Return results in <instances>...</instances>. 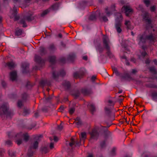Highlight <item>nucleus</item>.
<instances>
[{
	"label": "nucleus",
	"instance_id": "obj_1",
	"mask_svg": "<svg viewBox=\"0 0 157 157\" xmlns=\"http://www.w3.org/2000/svg\"><path fill=\"white\" fill-rule=\"evenodd\" d=\"M14 138L16 143L19 145L22 144L24 141L27 142L29 139V136L27 133L20 132L16 134Z\"/></svg>",
	"mask_w": 157,
	"mask_h": 157
},
{
	"label": "nucleus",
	"instance_id": "obj_2",
	"mask_svg": "<svg viewBox=\"0 0 157 157\" xmlns=\"http://www.w3.org/2000/svg\"><path fill=\"white\" fill-rule=\"evenodd\" d=\"M42 136H37L35 137V139L36 140L32 142L31 144L30 148L28 150L27 155L29 157H31L33 155V152L31 151L32 149H36L38 147V143L40 140V138Z\"/></svg>",
	"mask_w": 157,
	"mask_h": 157
},
{
	"label": "nucleus",
	"instance_id": "obj_3",
	"mask_svg": "<svg viewBox=\"0 0 157 157\" xmlns=\"http://www.w3.org/2000/svg\"><path fill=\"white\" fill-rule=\"evenodd\" d=\"M137 40L139 41V44L141 45L142 43L145 42L146 40H149L151 41H154L155 40V37L152 34L146 36L145 34H144L139 35Z\"/></svg>",
	"mask_w": 157,
	"mask_h": 157
},
{
	"label": "nucleus",
	"instance_id": "obj_4",
	"mask_svg": "<svg viewBox=\"0 0 157 157\" xmlns=\"http://www.w3.org/2000/svg\"><path fill=\"white\" fill-rule=\"evenodd\" d=\"M116 16H117L116 19V23L115 26L117 32L118 33H120L122 31L121 27V22L122 20L123 17L121 13H117Z\"/></svg>",
	"mask_w": 157,
	"mask_h": 157
},
{
	"label": "nucleus",
	"instance_id": "obj_5",
	"mask_svg": "<svg viewBox=\"0 0 157 157\" xmlns=\"http://www.w3.org/2000/svg\"><path fill=\"white\" fill-rule=\"evenodd\" d=\"M2 101H1L0 104V115L6 114L8 113V107L7 104H1Z\"/></svg>",
	"mask_w": 157,
	"mask_h": 157
},
{
	"label": "nucleus",
	"instance_id": "obj_6",
	"mask_svg": "<svg viewBox=\"0 0 157 157\" xmlns=\"http://www.w3.org/2000/svg\"><path fill=\"white\" fill-rule=\"evenodd\" d=\"M17 10L13 8V10L10 11V13L11 14L10 15V18H13L14 21L18 20L19 18V16L17 15Z\"/></svg>",
	"mask_w": 157,
	"mask_h": 157
},
{
	"label": "nucleus",
	"instance_id": "obj_7",
	"mask_svg": "<svg viewBox=\"0 0 157 157\" xmlns=\"http://www.w3.org/2000/svg\"><path fill=\"white\" fill-rule=\"evenodd\" d=\"M122 8L125 11L127 16H129V14H131L133 12V10L129 6H124Z\"/></svg>",
	"mask_w": 157,
	"mask_h": 157
},
{
	"label": "nucleus",
	"instance_id": "obj_8",
	"mask_svg": "<svg viewBox=\"0 0 157 157\" xmlns=\"http://www.w3.org/2000/svg\"><path fill=\"white\" fill-rule=\"evenodd\" d=\"M91 136L90 140L92 139H96L98 136V134L96 129H93L90 133Z\"/></svg>",
	"mask_w": 157,
	"mask_h": 157
},
{
	"label": "nucleus",
	"instance_id": "obj_9",
	"mask_svg": "<svg viewBox=\"0 0 157 157\" xmlns=\"http://www.w3.org/2000/svg\"><path fill=\"white\" fill-rule=\"evenodd\" d=\"M148 16V13H146L145 14V16L144 17V19L145 20L146 22L147 23V26H148L149 27L150 29H152V25L151 24V20L148 18L146 16Z\"/></svg>",
	"mask_w": 157,
	"mask_h": 157
},
{
	"label": "nucleus",
	"instance_id": "obj_10",
	"mask_svg": "<svg viewBox=\"0 0 157 157\" xmlns=\"http://www.w3.org/2000/svg\"><path fill=\"white\" fill-rule=\"evenodd\" d=\"M10 77L12 81L15 80L17 77V72L15 71H13L11 72L10 73Z\"/></svg>",
	"mask_w": 157,
	"mask_h": 157
},
{
	"label": "nucleus",
	"instance_id": "obj_11",
	"mask_svg": "<svg viewBox=\"0 0 157 157\" xmlns=\"http://www.w3.org/2000/svg\"><path fill=\"white\" fill-rule=\"evenodd\" d=\"M108 42H109V40L107 38H104L103 39V44L105 47V48L108 51H109V47L108 45Z\"/></svg>",
	"mask_w": 157,
	"mask_h": 157
},
{
	"label": "nucleus",
	"instance_id": "obj_12",
	"mask_svg": "<svg viewBox=\"0 0 157 157\" xmlns=\"http://www.w3.org/2000/svg\"><path fill=\"white\" fill-rule=\"evenodd\" d=\"M86 137V133L85 132H81V135H80V140L81 141H83L84 143Z\"/></svg>",
	"mask_w": 157,
	"mask_h": 157
},
{
	"label": "nucleus",
	"instance_id": "obj_13",
	"mask_svg": "<svg viewBox=\"0 0 157 157\" xmlns=\"http://www.w3.org/2000/svg\"><path fill=\"white\" fill-rule=\"evenodd\" d=\"M105 110L106 114L109 117H110L112 116H113V114L112 113L110 109L105 107Z\"/></svg>",
	"mask_w": 157,
	"mask_h": 157
},
{
	"label": "nucleus",
	"instance_id": "obj_14",
	"mask_svg": "<svg viewBox=\"0 0 157 157\" xmlns=\"http://www.w3.org/2000/svg\"><path fill=\"white\" fill-rule=\"evenodd\" d=\"M124 24L126 26L128 29H131L133 28L131 25V23L129 21L126 20Z\"/></svg>",
	"mask_w": 157,
	"mask_h": 157
},
{
	"label": "nucleus",
	"instance_id": "obj_15",
	"mask_svg": "<svg viewBox=\"0 0 157 157\" xmlns=\"http://www.w3.org/2000/svg\"><path fill=\"white\" fill-rule=\"evenodd\" d=\"M75 122V123H76L77 125L78 126L81 125L82 124L81 121L79 117L76 118Z\"/></svg>",
	"mask_w": 157,
	"mask_h": 157
},
{
	"label": "nucleus",
	"instance_id": "obj_16",
	"mask_svg": "<svg viewBox=\"0 0 157 157\" xmlns=\"http://www.w3.org/2000/svg\"><path fill=\"white\" fill-rule=\"evenodd\" d=\"M56 57L55 56H51L49 57V61L52 63H54L55 61Z\"/></svg>",
	"mask_w": 157,
	"mask_h": 157
},
{
	"label": "nucleus",
	"instance_id": "obj_17",
	"mask_svg": "<svg viewBox=\"0 0 157 157\" xmlns=\"http://www.w3.org/2000/svg\"><path fill=\"white\" fill-rule=\"evenodd\" d=\"M82 75L77 72L73 74L74 77L75 79L81 78Z\"/></svg>",
	"mask_w": 157,
	"mask_h": 157
},
{
	"label": "nucleus",
	"instance_id": "obj_18",
	"mask_svg": "<svg viewBox=\"0 0 157 157\" xmlns=\"http://www.w3.org/2000/svg\"><path fill=\"white\" fill-rule=\"evenodd\" d=\"M6 65L10 68H13L15 66V64L13 62L7 63H6Z\"/></svg>",
	"mask_w": 157,
	"mask_h": 157
},
{
	"label": "nucleus",
	"instance_id": "obj_19",
	"mask_svg": "<svg viewBox=\"0 0 157 157\" xmlns=\"http://www.w3.org/2000/svg\"><path fill=\"white\" fill-rule=\"evenodd\" d=\"M9 155L10 157H15V153L12 151H8Z\"/></svg>",
	"mask_w": 157,
	"mask_h": 157
},
{
	"label": "nucleus",
	"instance_id": "obj_20",
	"mask_svg": "<svg viewBox=\"0 0 157 157\" xmlns=\"http://www.w3.org/2000/svg\"><path fill=\"white\" fill-rule=\"evenodd\" d=\"M90 109L92 113H93L95 111V108L93 105L91 104L90 105Z\"/></svg>",
	"mask_w": 157,
	"mask_h": 157
},
{
	"label": "nucleus",
	"instance_id": "obj_21",
	"mask_svg": "<svg viewBox=\"0 0 157 157\" xmlns=\"http://www.w3.org/2000/svg\"><path fill=\"white\" fill-rule=\"evenodd\" d=\"M29 113V110L28 109H24L23 113V114L24 116L26 115L27 114H28Z\"/></svg>",
	"mask_w": 157,
	"mask_h": 157
},
{
	"label": "nucleus",
	"instance_id": "obj_22",
	"mask_svg": "<svg viewBox=\"0 0 157 157\" xmlns=\"http://www.w3.org/2000/svg\"><path fill=\"white\" fill-rule=\"evenodd\" d=\"M22 33V31L21 29H18L15 32V34L17 36L21 35Z\"/></svg>",
	"mask_w": 157,
	"mask_h": 157
},
{
	"label": "nucleus",
	"instance_id": "obj_23",
	"mask_svg": "<svg viewBox=\"0 0 157 157\" xmlns=\"http://www.w3.org/2000/svg\"><path fill=\"white\" fill-rule=\"evenodd\" d=\"M75 142L74 141V139L72 138L71 139V142L69 143V145L70 146L72 147L75 144Z\"/></svg>",
	"mask_w": 157,
	"mask_h": 157
},
{
	"label": "nucleus",
	"instance_id": "obj_24",
	"mask_svg": "<svg viewBox=\"0 0 157 157\" xmlns=\"http://www.w3.org/2000/svg\"><path fill=\"white\" fill-rule=\"evenodd\" d=\"M63 85L65 86L69 87L70 86V83L69 81H65L64 83H63Z\"/></svg>",
	"mask_w": 157,
	"mask_h": 157
},
{
	"label": "nucleus",
	"instance_id": "obj_25",
	"mask_svg": "<svg viewBox=\"0 0 157 157\" xmlns=\"http://www.w3.org/2000/svg\"><path fill=\"white\" fill-rule=\"evenodd\" d=\"M75 109L74 108H71L69 109V112L70 114H72L74 112Z\"/></svg>",
	"mask_w": 157,
	"mask_h": 157
},
{
	"label": "nucleus",
	"instance_id": "obj_26",
	"mask_svg": "<svg viewBox=\"0 0 157 157\" xmlns=\"http://www.w3.org/2000/svg\"><path fill=\"white\" fill-rule=\"evenodd\" d=\"M35 60L36 62H40L41 60V58L39 56L36 55L35 56Z\"/></svg>",
	"mask_w": 157,
	"mask_h": 157
},
{
	"label": "nucleus",
	"instance_id": "obj_27",
	"mask_svg": "<svg viewBox=\"0 0 157 157\" xmlns=\"http://www.w3.org/2000/svg\"><path fill=\"white\" fill-rule=\"evenodd\" d=\"M59 75L55 71L53 72L52 73V76L54 78H56Z\"/></svg>",
	"mask_w": 157,
	"mask_h": 157
},
{
	"label": "nucleus",
	"instance_id": "obj_28",
	"mask_svg": "<svg viewBox=\"0 0 157 157\" xmlns=\"http://www.w3.org/2000/svg\"><path fill=\"white\" fill-rule=\"evenodd\" d=\"M49 12L48 10H46L44 11L41 14V16H43L46 14H47Z\"/></svg>",
	"mask_w": 157,
	"mask_h": 157
},
{
	"label": "nucleus",
	"instance_id": "obj_29",
	"mask_svg": "<svg viewBox=\"0 0 157 157\" xmlns=\"http://www.w3.org/2000/svg\"><path fill=\"white\" fill-rule=\"evenodd\" d=\"M149 70L150 71L152 72L155 73L156 71L155 68L154 67H151L149 68Z\"/></svg>",
	"mask_w": 157,
	"mask_h": 157
},
{
	"label": "nucleus",
	"instance_id": "obj_30",
	"mask_svg": "<svg viewBox=\"0 0 157 157\" xmlns=\"http://www.w3.org/2000/svg\"><path fill=\"white\" fill-rule=\"evenodd\" d=\"M20 22L21 24L23 25V27H26V25L25 21L24 20L22 19L21 20V21Z\"/></svg>",
	"mask_w": 157,
	"mask_h": 157
},
{
	"label": "nucleus",
	"instance_id": "obj_31",
	"mask_svg": "<svg viewBox=\"0 0 157 157\" xmlns=\"http://www.w3.org/2000/svg\"><path fill=\"white\" fill-rule=\"evenodd\" d=\"M96 19V17L94 15H91L90 17V19L91 20H93Z\"/></svg>",
	"mask_w": 157,
	"mask_h": 157
},
{
	"label": "nucleus",
	"instance_id": "obj_32",
	"mask_svg": "<svg viewBox=\"0 0 157 157\" xmlns=\"http://www.w3.org/2000/svg\"><path fill=\"white\" fill-rule=\"evenodd\" d=\"M144 2L147 6L149 5L150 2L149 0H144Z\"/></svg>",
	"mask_w": 157,
	"mask_h": 157
},
{
	"label": "nucleus",
	"instance_id": "obj_33",
	"mask_svg": "<svg viewBox=\"0 0 157 157\" xmlns=\"http://www.w3.org/2000/svg\"><path fill=\"white\" fill-rule=\"evenodd\" d=\"M6 144L9 146H10L12 144V142L10 140H8L6 142Z\"/></svg>",
	"mask_w": 157,
	"mask_h": 157
},
{
	"label": "nucleus",
	"instance_id": "obj_34",
	"mask_svg": "<svg viewBox=\"0 0 157 157\" xmlns=\"http://www.w3.org/2000/svg\"><path fill=\"white\" fill-rule=\"evenodd\" d=\"M18 106L19 107H21L22 105V102L21 101H19L17 103Z\"/></svg>",
	"mask_w": 157,
	"mask_h": 157
},
{
	"label": "nucleus",
	"instance_id": "obj_35",
	"mask_svg": "<svg viewBox=\"0 0 157 157\" xmlns=\"http://www.w3.org/2000/svg\"><path fill=\"white\" fill-rule=\"evenodd\" d=\"M65 75V72L64 70H62L60 73V75H61L62 76H63Z\"/></svg>",
	"mask_w": 157,
	"mask_h": 157
},
{
	"label": "nucleus",
	"instance_id": "obj_36",
	"mask_svg": "<svg viewBox=\"0 0 157 157\" xmlns=\"http://www.w3.org/2000/svg\"><path fill=\"white\" fill-rule=\"evenodd\" d=\"M64 109V107L63 106H61L59 108V111L60 112H62Z\"/></svg>",
	"mask_w": 157,
	"mask_h": 157
},
{
	"label": "nucleus",
	"instance_id": "obj_37",
	"mask_svg": "<svg viewBox=\"0 0 157 157\" xmlns=\"http://www.w3.org/2000/svg\"><path fill=\"white\" fill-rule=\"evenodd\" d=\"M108 103L110 104V105H114V102L111 100H109L108 101Z\"/></svg>",
	"mask_w": 157,
	"mask_h": 157
},
{
	"label": "nucleus",
	"instance_id": "obj_38",
	"mask_svg": "<svg viewBox=\"0 0 157 157\" xmlns=\"http://www.w3.org/2000/svg\"><path fill=\"white\" fill-rule=\"evenodd\" d=\"M96 76H92L91 78V80L93 82H94L95 79H96Z\"/></svg>",
	"mask_w": 157,
	"mask_h": 157
},
{
	"label": "nucleus",
	"instance_id": "obj_39",
	"mask_svg": "<svg viewBox=\"0 0 157 157\" xmlns=\"http://www.w3.org/2000/svg\"><path fill=\"white\" fill-rule=\"evenodd\" d=\"M55 48L54 45L53 44H52L49 46V48L50 49H53Z\"/></svg>",
	"mask_w": 157,
	"mask_h": 157
},
{
	"label": "nucleus",
	"instance_id": "obj_40",
	"mask_svg": "<svg viewBox=\"0 0 157 157\" xmlns=\"http://www.w3.org/2000/svg\"><path fill=\"white\" fill-rule=\"evenodd\" d=\"M54 147V144L52 143H51L50 145V148L51 149H52Z\"/></svg>",
	"mask_w": 157,
	"mask_h": 157
},
{
	"label": "nucleus",
	"instance_id": "obj_41",
	"mask_svg": "<svg viewBox=\"0 0 157 157\" xmlns=\"http://www.w3.org/2000/svg\"><path fill=\"white\" fill-rule=\"evenodd\" d=\"M155 9V6H153L151 8V11H154Z\"/></svg>",
	"mask_w": 157,
	"mask_h": 157
},
{
	"label": "nucleus",
	"instance_id": "obj_42",
	"mask_svg": "<svg viewBox=\"0 0 157 157\" xmlns=\"http://www.w3.org/2000/svg\"><path fill=\"white\" fill-rule=\"evenodd\" d=\"M114 71L117 75H119L118 72L116 69H114Z\"/></svg>",
	"mask_w": 157,
	"mask_h": 157
},
{
	"label": "nucleus",
	"instance_id": "obj_43",
	"mask_svg": "<svg viewBox=\"0 0 157 157\" xmlns=\"http://www.w3.org/2000/svg\"><path fill=\"white\" fill-rule=\"evenodd\" d=\"M102 19L104 21H107L108 20L107 18L106 17H105V16L103 17H102Z\"/></svg>",
	"mask_w": 157,
	"mask_h": 157
},
{
	"label": "nucleus",
	"instance_id": "obj_44",
	"mask_svg": "<svg viewBox=\"0 0 157 157\" xmlns=\"http://www.w3.org/2000/svg\"><path fill=\"white\" fill-rule=\"evenodd\" d=\"M63 128V126L61 124H60V125L59 126H58V129L60 130H61Z\"/></svg>",
	"mask_w": 157,
	"mask_h": 157
},
{
	"label": "nucleus",
	"instance_id": "obj_45",
	"mask_svg": "<svg viewBox=\"0 0 157 157\" xmlns=\"http://www.w3.org/2000/svg\"><path fill=\"white\" fill-rule=\"evenodd\" d=\"M147 55V53L145 51H144L143 52H142L141 53V55L144 57L145 56Z\"/></svg>",
	"mask_w": 157,
	"mask_h": 157
},
{
	"label": "nucleus",
	"instance_id": "obj_46",
	"mask_svg": "<svg viewBox=\"0 0 157 157\" xmlns=\"http://www.w3.org/2000/svg\"><path fill=\"white\" fill-rule=\"evenodd\" d=\"M27 95L26 94H24L22 96V98L23 99H25V98H26Z\"/></svg>",
	"mask_w": 157,
	"mask_h": 157
},
{
	"label": "nucleus",
	"instance_id": "obj_47",
	"mask_svg": "<svg viewBox=\"0 0 157 157\" xmlns=\"http://www.w3.org/2000/svg\"><path fill=\"white\" fill-rule=\"evenodd\" d=\"M54 140L55 141L57 142L58 141V139L56 136H54Z\"/></svg>",
	"mask_w": 157,
	"mask_h": 157
},
{
	"label": "nucleus",
	"instance_id": "obj_48",
	"mask_svg": "<svg viewBox=\"0 0 157 157\" xmlns=\"http://www.w3.org/2000/svg\"><path fill=\"white\" fill-rule=\"evenodd\" d=\"M105 12L108 15H109L110 14V13L107 11V10H108V9L107 8H106L105 9Z\"/></svg>",
	"mask_w": 157,
	"mask_h": 157
},
{
	"label": "nucleus",
	"instance_id": "obj_49",
	"mask_svg": "<svg viewBox=\"0 0 157 157\" xmlns=\"http://www.w3.org/2000/svg\"><path fill=\"white\" fill-rule=\"evenodd\" d=\"M137 72V71L135 69L132 70V73L133 74H135Z\"/></svg>",
	"mask_w": 157,
	"mask_h": 157
},
{
	"label": "nucleus",
	"instance_id": "obj_50",
	"mask_svg": "<svg viewBox=\"0 0 157 157\" xmlns=\"http://www.w3.org/2000/svg\"><path fill=\"white\" fill-rule=\"evenodd\" d=\"M29 66V65H26V66L25 67V66H24V65H22V67L23 68H26L27 67H28Z\"/></svg>",
	"mask_w": 157,
	"mask_h": 157
},
{
	"label": "nucleus",
	"instance_id": "obj_51",
	"mask_svg": "<svg viewBox=\"0 0 157 157\" xmlns=\"http://www.w3.org/2000/svg\"><path fill=\"white\" fill-rule=\"evenodd\" d=\"M83 59L85 60H86L87 59V57L86 56H84L83 57Z\"/></svg>",
	"mask_w": 157,
	"mask_h": 157
},
{
	"label": "nucleus",
	"instance_id": "obj_52",
	"mask_svg": "<svg viewBox=\"0 0 157 157\" xmlns=\"http://www.w3.org/2000/svg\"><path fill=\"white\" fill-rule=\"evenodd\" d=\"M2 86H3V87H5V86L6 85V83L4 82H2Z\"/></svg>",
	"mask_w": 157,
	"mask_h": 157
},
{
	"label": "nucleus",
	"instance_id": "obj_53",
	"mask_svg": "<svg viewBox=\"0 0 157 157\" xmlns=\"http://www.w3.org/2000/svg\"><path fill=\"white\" fill-rule=\"evenodd\" d=\"M153 62L155 65H157V59H155L154 60Z\"/></svg>",
	"mask_w": 157,
	"mask_h": 157
},
{
	"label": "nucleus",
	"instance_id": "obj_54",
	"mask_svg": "<svg viewBox=\"0 0 157 157\" xmlns=\"http://www.w3.org/2000/svg\"><path fill=\"white\" fill-rule=\"evenodd\" d=\"M12 134H13V133H9L8 134V135L10 138H11V136H10V135H12Z\"/></svg>",
	"mask_w": 157,
	"mask_h": 157
},
{
	"label": "nucleus",
	"instance_id": "obj_55",
	"mask_svg": "<svg viewBox=\"0 0 157 157\" xmlns=\"http://www.w3.org/2000/svg\"><path fill=\"white\" fill-rule=\"evenodd\" d=\"M88 157H93V156L92 154H90L89 155Z\"/></svg>",
	"mask_w": 157,
	"mask_h": 157
},
{
	"label": "nucleus",
	"instance_id": "obj_56",
	"mask_svg": "<svg viewBox=\"0 0 157 157\" xmlns=\"http://www.w3.org/2000/svg\"><path fill=\"white\" fill-rule=\"evenodd\" d=\"M58 36L60 38H62V34H61L60 33V34H59Z\"/></svg>",
	"mask_w": 157,
	"mask_h": 157
},
{
	"label": "nucleus",
	"instance_id": "obj_57",
	"mask_svg": "<svg viewBox=\"0 0 157 157\" xmlns=\"http://www.w3.org/2000/svg\"><path fill=\"white\" fill-rule=\"evenodd\" d=\"M115 149H113L112 150V155H114V154L113 153V152L114 153V152L115 151Z\"/></svg>",
	"mask_w": 157,
	"mask_h": 157
},
{
	"label": "nucleus",
	"instance_id": "obj_58",
	"mask_svg": "<svg viewBox=\"0 0 157 157\" xmlns=\"http://www.w3.org/2000/svg\"><path fill=\"white\" fill-rule=\"evenodd\" d=\"M153 96L154 97H155V96H157V93H154L153 94Z\"/></svg>",
	"mask_w": 157,
	"mask_h": 157
},
{
	"label": "nucleus",
	"instance_id": "obj_59",
	"mask_svg": "<svg viewBox=\"0 0 157 157\" xmlns=\"http://www.w3.org/2000/svg\"><path fill=\"white\" fill-rule=\"evenodd\" d=\"M145 63H150V61L148 60L146 61Z\"/></svg>",
	"mask_w": 157,
	"mask_h": 157
},
{
	"label": "nucleus",
	"instance_id": "obj_60",
	"mask_svg": "<svg viewBox=\"0 0 157 157\" xmlns=\"http://www.w3.org/2000/svg\"><path fill=\"white\" fill-rule=\"evenodd\" d=\"M121 58L123 59H126V57L125 56H123Z\"/></svg>",
	"mask_w": 157,
	"mask_h": 157
},
{
	"label": "nucleus",
	"instance_id": "obj_61",
	"mask_svg": "<svg viewBox=\"0 0 157 157\" xmlns=\"http://www.w3.org/2000/svg\"><path fill=\"white\" fill-rule=\"evenodd\" d=\"M2 20V17H0V23H1Z\"/></svg>",
	"mask_w": 157,
	"mask_h": 157
},
{
	"label": "nucleus",
	"instance_id": "obj_62",
	"mask_svg": "<svg viewBox=\"0 0 157 157\" xmlns=\"http://www.w3.org/2000/svg\"><path fill=\"white\" fill-rule=\"evenodd\" d=\"M75 144H76V145H79V143L78 142H75Z\"/></svg>",
	"mask_w": 157,
	"mask_h": 157
},
{
	"label": "nucleus",
	"instance_id": "obj_63",
	"mask_svg": "<svg viewBox=\"0 0 157 157\" xmlns=\"http://www.w3.org/2000/svg\"><path fill=\"white\" fill-rule=\"evenodd\" d=\"M131 33L132 35V36H134V33L132 31L131 32Z\"/></svg>",
	"mask_w": 157,
	"mask_h": 157
},
{
	"label": "nucleus",
	"instance_id": "obj_64",
	"mask_svg": "<svg viewBox=\"0 0 157 157\" xmlns=\"http://www.w3.org/2000/svg\"><path fill=\"white\" fill-rule=\"evenodd\" d=\"M37 113H36L35 114V117H37Z\"/></svg>",
	"mask_w": 157,
	"mask_h": 157
}]
</instances>
